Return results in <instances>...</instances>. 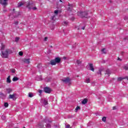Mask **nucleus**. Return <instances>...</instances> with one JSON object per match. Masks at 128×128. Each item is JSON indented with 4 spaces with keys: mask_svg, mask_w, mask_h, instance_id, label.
Instances as JSON below:
<instances>
[{
    "mask_svg": "<svg viewBox=\"0 0 128 128\" xmlns=\"http://www.w3.org/2000/svg\"><path fill=\"white\" fill-rule=\"evenodd\" d=\"M6 50V46L4 44H2L1 56L2 58H8V54H10V49H6V50Z\"/></svg>",
    "mask_w": 128,
    "mask_h": 128,
    "instance_id": "obj_1",
    "label": "nucleus"
},
{
    "mask_svg": "<svg viewBox=\"0 0 128 128\" xmlns=\"http://www.w3.org/2000/svg\"><path fill=\"white\" fill-rule=\"evenodd\" d=\"M62 60V59L60 58L59 57H57L54 58V60H52L50 61V64L52 66H56V64H60Z\"/></svg>",
    "mask_w": 128,
    "mask_h": 128,
    "instance_id": "obj_2",
    "label": "nucleus"
},
{
    "mask_svg": "<svg viewBox=\"0 0 128 128\" xmlns=\"http://www.w3.org/2000/svg\"><path fill=\"white\" fill-rule=\"evenodd\" d=\"M78 14L80 18H88V12H78Z\"/></svg>",
    "mask_w": 128,
    "mask_h": 128,
    "instance_id": "obj_3",
    "label": "nucleus"
},
{
    "mask_svg": "<svg viewBox=\"0 0 128 128\" xmlns=\"http://www.w3.org/2000/svg\"><path fill=\"white\" fill-rule=\"evenodd\" d=\"M9 98H11L13 100H16L18 98H16V94H12L9 95Z\"/></svg>",
    "mask_w": 128,
    "mask_h": 128,
    "instance_id": "obj_4",
    "label": "nucleus"
},
{
    "mask_svg": "<svg viewBox=\"0 0 128 128\" xmlns=\"http://www.w3.org/2000/svg\"><path fill=\"white\" fill-rule=\"evenodd\" d=\"M62 82H64L65 84H70V79L68 77H67L62 80Z\"/></svg>",
    "mask_w": 128,
    "mask_h": 128,
    "instance_id": "obj_5",
    "label": "nucleus"
},
{
    "mask_svg": "<svg viewBox=\"0 0 128 128\" xmlns=\"http://www.w3.org/2000/svg\"><path fill=\"white\" fill-rule=\"evenodd\" d=\"M44 92L46 94H50L52 92V89L48 87H46L44 88Z\"/></svg>",
    "mask_w": 128,
    "mask_h": 128,
    "instance_id": "obj_6",
    "label": "nucleus"
},
{
    "mask_svg": "<svg viewBox=\"0 0 128 128\" xmlns=\"http://www.w3.org/2000/svg\"><path fill=\"white\" fill-rule=\"evenodd\" d=\"M0 4L2 6H6L8 4V0H0Z\"/></svg>",
    "mask_w": 128,
    "mask_h": 128,
    "instance_id": "obj_7",
    "label": "nucleus"
},
{
    "mask_svg": "<svg viewBox=\"0 0 128 128\" xmlns=\"http://www.w3.org/2000/svg\"><path fill=\"white\" fill-rule=\"evenodd\" d=\"M30 58H24L22 60V62H24V64H30Z\"/></svg>",
    "mask_w": 128,
    "mask_h": 128,
    "instance_id": "obj_8",
    "label": "nucleus"
},
{
    "mask_svg": "<svg viewBox=\"0 0 128 128\" xmlns=\"http://www.w3.org/2000/svg\"><path fill=\"white\" fill-rule=\"evenodd\" d=\"M88 65L90 68V70H92V72H94V65L92 64L89 63Z\"/></svg>",
    "mask_w": 128,
    "mask_h": 128,
    "instance_id": "obj_9",
    "label": "nucleus"
},
{
    "mask_svg": "<svg viewBox=\"0 0 128 128\" xmlns=\"http://www.w3.org/2000/svg\"><path fill=\"white\" fill-rule=\"evenodd\" d=\"M105 74L106 76H110V70L109 69H107L106 70Z\"/></svg>",
    "mask_w": 128,
    "mask_h": 128,
    "instance_id": "obj_10",
    "label": "nucleus"
},
{
    "mask_svg": "<svg viewBox=\"0 0 128 128\" xmlns=\"http://www.w3.org/2000/svg\"><path fill=\"white\" fill-rule=\"evenodd\" d=\"M43 126H44V123L42 122H40L37 125V128H42Z\"/></svg>",
    "mask_w": 128,
    "mask_h": 128,
    "instance_id": "obj_11",
    "label": "nucleus"
},
{
    "mask_svg": "<svg viewBox=\"0 0 128 128\" xmlns=\"http://www.w3.org/2000/svg\"><path fill=\"white\" fill-rule=\"evenodd\" d=\"M6 82L8 84H10V82H12V80H10V76H8V78H7V79H6Z\"/></svg>",
    "mask_w": 128,
    "mask_h": 128,
    "instance_id": "obj_12",
    "label": "nucleus"
},
{
    "mask_svg": "<svg viewBox=\"0 0 128 128\" xmlns=\"http://www.w3.org/2000/svg\"><path fill=\"white\" fill-rule=\"evenodd\" d=\"M25 4H26V2L22 3V2H18V8H20V7L22 6H24Z\"/></svg>",
    "mask_w": 128,
    "mask_h": 128,
    "instance_id": "obj_13",
    "label": "nucleus"
},
{
    "mask_svg": "<svg viewBox=\"0 0 128 128\" xmlns=\"http://www.w3.org/2000/svg\"><path fill=\"white\" fill-rule=\"evenodd\" d=\"M68 6L70 7L68 8V10H69V11L72 10V5L69 4Z\"/></svg>",
    "mask_w": 128,
    "mask_h": 128,
    "instance_id": "obj_14",
    "label": "nucleus"
},
{
    "mask_svg": "<svg viewBox=\"0 0 128 128\" xmlns=\"http://www.w3.org/2000/svg\"><path fill=\"white\" fill-rule=\"evenodd\" d=\"M26 6L28 8H29V10H30V8H30V3L29 2H26Z\"/></svg>",
    "mask_w": 128,
    "mask_h": 128,
    "instance_id": "obj_15",
    "label": "nucleus"
},
{
    "mask_svg": "<svg viewBox=\"0 0 128 128\" xmlns=\"http://www.w3.org/2000/svg\"><path fill=\"white\" fill-rule=\"evenodd\" d=\"M18 80H19L18 78L16 76H14L12 78V81L13 82H18Z\"/></svg>",
    "mask_w": 128,
    "mask_h": 128,
    "instance_id": "obj_16",
    "label": "nucleus"
},
{
    "mask_svg": "<svg viewBox=\"0 0 128 128\" xmlns=\"http://www.w3.org/2000/svg\"><path fill=\"white\" fill-rule=\"evenodd\" d=\"M68 22L66 21H64L62 22V24L64 26H68Z\"/></svg>",
    "mask_w": 128,
    "mask_h": 128,
    "instance_id": "obj_17",
    "label": "nucleus"
},
{
    "mask_svg": "<svg viewBox=\"0 0 128 128\" xmlns=\"http://www.w3.org/2000/svg\"><path fill=\"white\" fill-rule=\"evenodd\" d=\"M88 102V100L86 99H84L82 101V104H86Z\"/></svg>",
    "mask_w": 128,
    "mask_h": 128,
    "instance_id": "obj_18",
    "label": "nucleus"
},
{
    "mask_svg": "<svg viewBox=\"0 0 128 128\" xmlns=\"http://www.w3.org/2000/svg\"><path fill=\"white\" fill-rule=\"evenodd\" d=\"M56 15H54L51 17L52 20H56Z\"/></svg>",
    "mask_w": 128,
    "mask_h": 128,
    "instance_id": "obj_19",
    "label": "nucleus"
},
{
    "mask_svg": "<svg viewBox=\"0 0 128 128\" xmlns=\"http://www.w3.org/2000/svg\"><path fill=\"white\" fill-rule=\"evenodd\" d=\"M90 82V78H86L85 80V82H86V84H89Z\"/></svg>",
    "mask_w": 128,
    "mask_h": 128,
    "instance_id": "obj_20",
    "label": "nucleus"
},
{
    "mask_svg": "<svg viewBox=\"0 0 128 128\" xmlns=\"http://www.w3.org/2000/svg\"><path fill=\"white\" fill-rule=\"evenodd\" d=\"M102 69H99L98 72H97L98 74H99L100 76L102 75Z\"/></svg>",
    "mask_w": 128,
    "mask_h": 128,
    "instance_id": "obj_21",
    "label": "nucleus"
},
{
    "mask_svg": "<svg viewBox=\"0 0 128 128\" xmlns=\"http://www.w3.org/2000/svg\"><path fill=\"white\" fill-rule=\"evenodd\" d=\"M44 106H48V100H44Z\"/></svg>",
    "mask_w": 128,
    "mask_h": 128,
    "instance_id": "obj_22",
    "label": "nucleus"
},
{
    "mask_svg": "<svg viewBox=\"0 0 128 128\" xmlns=\"http://www.w3.org/2000/svg\"><path fill=\"white\" fill-rule=\"evenodd\" d=\"M80 110V106H77L75 109L76 112H78V111Z\"/></svg>",
    "mask_w": 128,
    "mask_h": 128,
    "instance_id": "obj_23",
    "label": "nucleus"
},
{
    "mask_svg": "<svg viewBox=\"0 0 128 128\" xmlns=\"http://www.w3.org/2000/svg\"><path fill=\"white\" fill-rule=\"evenodd\" d=\"M54 14L55 16H58V10H55L54 11Z\"/></svg>",
    "mask_w": 128,
    "mask_h": 128,
    "instance_id": "obj_24",
    "label": "nucleus"
},
{
    "mask_svg": "<svg viewBox=\"0 0 128 128\" xmlns=\"http://www.w3.org/2000/svg\"><path fill=\"white\" fill-rule=\"evenodd\" d=\"M46 126L47 128H50V124L49 123H47Z\"/></svg>",
    "mask_w": 128,
    "mask_h": 128,
    "instance_id": "obj_25",
    "label": "nucleus"
},
{
    "mask_svg": "<svg viewBox=\"0 0 128 128\" xmlns=\"http://www.w3.org/2000/svg\"><path fill=\"white\" fill-rule=\"evenodd\" d=\"M102 122H106V117H103L102 118Z\"/></svg>",
    "mask_w": 128,
    "mask_h": 128,
    "instance_id": "obj_26",
    "label": "nucleus"
},
{
    "mask_svg": "<svg viewBox=\"0 0 128 128\" xmlns=\"http://www.w3.org/2000/svg\"><path fill=\"white\" fill-rule=\"evenodd\" d=\"M28 96L29 98H32V96H34V94L30 92L28 94Z\"/></svg>",
    "mask_w": 128,
    "mask_h": 128,
    "instance_id": "obj_27",
    "label": "nucleus"
},
{
    "mask_svg": "<svg viewBox=\"0 0 128 128\" xmlns=\"http://www.w3.org/2000/svg\"><path fill=\"white\" fill-rule=\"evenodd\" d=\"M102 54H106V49L104 48L102 49Z\"/></svg>",
    "mask_w": 128,
    "mask_h": 128,
    "instance_id": "obj_28",
    "label": "nucleus"
},
{
    "mask_svg": "<svg viewBox=\"0 0 128 128\" xmlns=\"http://www.w3.org/2000/svg\"><path fill=\"white\" fill-rule=\"evenodd\" d=\"M18 40H20V38L16 37V38H15V42H18Z\"/></svg>",
    "mask_w": 128,
    "mask_h": 128,
    "instance_id": "obj_29",
    "label": "nucleus"
},
{
    "mask_svg": "<svg viewBox=\"0 0 128 128\" xmlns=\"http://www.w3.org/2000/svg\"><path fill=\"white\" fill-rule=\"evenodd\" d=\"M76 64H82V62L80 61V60H77Z\"/></svg>",
    "mask_w": 128,
    "mask_h": 128,
    "instance_id": "obj_30",
    "label": "nucleus"
},
{
    "mask_svg": "<svg viewBox=\"0 0 128 128\" xmlns=\"http://www.w3.org/2000/svg\"><path fill=\"white\" fill-rule=\"evenodd\" d=\"M4 106H5L6 108H8V102H5V103L4 104Z\"/></svg>",
    "mask_w": 128,
    "mask_h": 128,
    "instance_id": "obj_31",
    "label": "nucleus"
},
{
    "mask_svg": "<svg viewBox=\"0 0 128 128\" xmlns=\"http://www.w3.org/2000/svg\"><path fill=\"white\" fill-rule=\"evenodd\" d=\"M11 72L12 74H14L16 72V70L15 69H11Z\"/></svg>",
    "mask_w": 128,
    "mask_h": 128,
    "instance_id": "obj_32",
    "label": "nucleus"
},
{
    "mask_svg": "<svg viewBox=\"0 0 128 128\" xmlns=\"http://www.w3.org/2000/svg\"><path fill=\"white\" fill-rule=\"evenodd\" d=\"M124 78H118V82H120V80H123Z\"/></svg>",
    "mask_w": 128,
    "mask_h": 128,
    "instance_id": "obj_33",
    "label": "nucleus"
},
{
    "mask_svg": "<svg viewBox=\"0 0 128 128\" xmlns=\"http://www.w3.org/2000/svg\"><path fill=\"white\" fill-rule=\"evenodd\" d=\"M1 118H2V120H6V118L4 116H2Z\"/></svg>",
    "mask_w": 128,
    "mask_h": 128,
    "instance_id": "obj_34",
    "label": "nucleus"
},
{
    "mask_svg": "<svg viewBox=\"0 0 128 128\" xmlns=\"http://www.w3.org/2000/svg\"><path fill=\"white\" fill-rule=\"evenodd\" d=\"M52 80V78H46V82H50V80Z\"/></svg>",
    "mask_w": 128,
    "mask_h": 128,
    "instance_id": "obj_35",
    "label": "nucleus"
},
{
    "mask_svg": "<svg viewBox=\"0 0 128 128\" xmlns=\"http://www.w3.org/2000/svg\"><path fill=\"white\" fill-rule=\"evenodd\" d=\"M44 122H46V123H48V122H52V121H50L48 120H44Z\"/></svg>",
    "mask_w": 128,
    "mask_h": 128,
    "instance_id": "obj_36",
    "label": "nucleus"
},
{
    "mask_svg": "<svg viewBox=\"0 0 128 128\" xmlns=\"http://www.w3.org/2000/svg\"><path fill=\"white\" fill-rule=\"evenodd\" d=\"M12 91V89H8L7 90V92H8V94H10Z\"/></svg>",
    "mask_w": 128,
    "mask_h": 128,
    "instance_id": "obj_37",
    "label": "nucleus"
},
{
    "mask_svg": "<svg viewBox=\"0 0 128 128\" xmlns=\"http://www.w3.org/2000/svg\"><path fill=\"white\" fill-rule=\"evenodd\" d=\"M48 38V37H45L44 40V42H47Z\"/></svg>",
    "mask_w": 128,
    "mask_h": 128,
    "instance_id": "obj_38",
    "label": "nucleus"
},
{
    "mask_svg": "<svg viewBox=\"0 0 128 128\" xmlns=\"http://www.w3.org/2000/svg\"><path fill=\"white\" fill-rule=\"evenodd\" d=\"M24 54V53L22 52H19V56H22Z\"/></svg>",
    "mask_w": 128,
    "mask_h": 128,
    "instance_id": "obj_39",
    "label": "nucleus"
},
{
    "mask_svg": "<svg viewBox=\"0 0 128 128\" xmlns=\"http://www.w3.org/2000/svg\"><path fill=\"white\" fill-rule=\"evenodd\" d=\"M117 60H119L120 62H122V60L120 58H118V59H117Z\"/></svg>",
    "mask_w": 128,
    "mask_h": 128,
    "instance_id": "obj_40",
    "label": "nucleus"
},
{
    "mask_svg": "<svg viewBox=\"0 0 128 128\" xmlns=\"http://www.w3.org/2000/svg\"><path fill=\"white\" fill-rule=\"evenodd\" d=\"M32 8V10H37L36 7H34V8Z\"/></svg>",
    "mask_w": 128,
    "mask_h": 128,
    "instance_id": "obj_41",
    "label": "nucleus"
},
{
    "mask_svg": "<svg viewBox=\"0 0 128 128\" xmlns=\"http://www.w3.org/2000/svg\"><path fill=\"white\" fill-rule=\"evenodd\" d=\"M124 40H128V37H126L124 38Z\"/></svg>",
    "mask_w": 128,
    "mask_h": 128,
    "instance_id": "obj_42",
    "label": "nucleus"
},
{
    "mask_svg": "<svg viewBox=\"0 0 128 128\" xmlns=\"http://www.w3.org/2000/svg\"><path fill=\"white\" fill-rule=\"evenodd\" d=\"M70 124H68V125L66 126V128H70Z\"/></svg>",
    "mask_w": 128,
    "mask_h": 128,
    "instance_id": "obj_43",
    "label": "nucleus"
},
{
    "mask_svg": "<svg viewBox=\"0 0 128 128\" xmlns=\"http://www.w3.org/2000/svg\"><path fill=\"white\" fill-rule=\"evenodd\" d=\"M38 92H39L40 94H42V90H39Z\"/></svg>",
    "mask_w": 128,
    "mask_h": 128,
    "instance_id": "obj_44",
    "label": "nucleus"
},
{
    "mask_svg": "<svg viewBox=\"0 0 128 128\" xmlns=\"http://www.w3.org/2000/svg\"><path fill=\"white\" fill-rule=\"evenodd\" d=\"M124 69L126 70H128V66H125Z\"/></svg>",
    "mask_w": 128,
    "mask_h": 128,
    "instance_id": "obj_45",
    "label": "nucleus"
},
{
    "mask_svg": "<svg viewBox=\"0 0 128 128\" xmlns=\"http://www.w3.org/2000/svg\"><path fill=\"white\" fill-rule=\"evenodd\" d=\"M112 109H113V110H116V106H114V107L112 108Z\"/></svg>",
    "mask_w": 128,
    "mask_h": 128,
    "instance_id": "obj_46",
    "label": "nucleus"
},
{
    "mask_svg": "<svg viewBox=\"0 0 128 128\" xmlns=\"http://www.w3.org/2000/svg\"><path fill=\"white\" fill-rule=\"evenodd\" d=\"M85 28H86L85 26L82 27V30H84Z\"/></svg>",
    "mask_w": 128,
    "mask_h": 128,
    "instance_id": "obj_47",
    "label": "nucleus"
},
{
    "mask_svg": "<svg viewBox=\"0 0 128 128\" xmlns=\"http://www.w3.org/2000/svg\"><path fill=\"white\" fill-rule=\"evenodd\" d=\"M60 2H62V0H60Z\"/></svg>",
    "mask_w": 128,
    "mask_h": 128,
    "instance_id": "obj_48",
    "label": "nucleus"
},
{
    "mask_svg": "<svg viewBox=\"0 0 128 128\" xmlns=\"http://www.w3.org/2000/svg\"><path fill=\"white\" fill-rule=\"evenodd\" d=\"M18 24V22H16V24Z\"/></svg>",
    "mask_w": 128,
    "mask_h": 128,
    "instance_id": "obj_49",
    "label": "nucleus"
},
{
    "mask_svg": "<svg viewBox=\"0 0 128 128\" xmlns=\"http://www.w3.org/2000/svg\"><path fill=\"white\" fill-rule=\"evenodd\" d=\"M13 10L14 11V9H13Z\"/></svg>",
    "mask_w": 128,
    "mask_h": 128,
    "instance_id": "obj_50",
    "label": "nucleus"
},
{
    "mask_svg": "<svg viewBox=\"0 0 128 128\" xmlns=\"http://www.w3.org/2000/svg\"><path fill=\"white\" fill-rule=\"evenodd\" d=\"M23 128H26V127H23Z\"/></svg>",
    "mask_w": 128,
    "mask_h": 128,
    "instance_id": "obj_51",
    "label": "nucleus"
}]
</instances>
